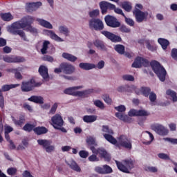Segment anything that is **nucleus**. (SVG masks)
<instances>
[{"label": "nucleus", "mask_w": 177, "mask_h": 177, "mask_svg": "<svg viewBox=\"0 0 177 177\" xmlns=\"http://www.w3.org/2000/svg\"><path fill=\"white\" fill-rule=\"evenodd\" d=\"M147 133H148L150 140L147 142H144L145 145H150L153 140H154V136L150 131H146Z\"/></svg>", "instance_id": "6e6d98bb"}, {"label": "nucleus", "mask_w": 177, "mask_h": 177, "mask_svg": "<svg viewBox=\"0 0 177 177\" xmlns=\"http://www.w3.org/2000/svg\"><path fill=\"white\" fill-rule=\"evenodd\" d=\"M120 30L121 31V32H131V29L126 26H120Z\"/></svg>", "instance_id": "bf43d9fd"}, {"label": "nucleus", "mask_w": 177, "mask_h": 177, "mask_svg": "<svg viewBox=\"0 0 177 177\" xmlns=\"http://www.w3.org/2000/svg\"><path fill=\"white\" fill-rule=\"evenodd\" d=\"M105 23L109 26L112 27L113 28H117V27H120V22L117 21V18L111 16L107 15L104 18Z\"/></svg>", "instance_id": "2eb2a0df"}, {"label": "nucleus", "mask_w": 177, "mask_h": 177, "mask_svg": "<svg viewBox=\"0 0 177 177\" xmlns=\"http://www.w3.org/2000/svg\"><path fill=\"white\" fill-rule=\"evenodd\" d=\"M102 34L106 36V38L110 39L112 42H121V38L120 36H117L109 31L104 30L102 32Z\"/></svg>", "instance_id": "6ab92c4d"}, {"label": "nucleus", "mask_w": 177, "mask_h": 177, "mask_svg": "<svg viewBox=\"0 0 177 177\" xmlns=\"http://www.w3.org/2000/svg\"><path fill=\"white\" fill-rule=\"evenodd\" d=\"M104 168V174H111L113 172V169L109 165H103Z\"/></svg>", "instance_id": "09e8293b"}, {"label": "nucleus", "mask_w": 177, "mask_h": 177, "mask_svg": "<svg viewBox=\"0 0 177 177\" xmlns=\"http://www.w3.org/2000/svg\"><path fill=\"white\" fill-rule=\"evenodd\" d=\"M158 44H160V45H161L162 49H164V50H165V49H167V48H168V46L169 45V41L165 39H162V38H159L158 39Z\"/></svg>", "instance_id": "72a5a7b5"}, {"label": "nucleus", "mask_w": 177, "mask_h": 177, "mask_svg": "<svg viewBox=\"0 0 177 177\" xmlns=\"http://www.w3.org/2000/svg\"><path fill=\"white\" fill-rule=\"evenodd\" d=\"M2 88L0 89V107L3 109L5 107V100L3 99V95L2 94Z\"/></svg>", "instance_id": "de8ad7c7"}, {"label": "nucleus", "mask_w": 177, "mask_h": 177, "mask_svg": "<svg viewBox=\"0 0 177 177\" xmlns=\"http://www.w3.org/2000/svg\"><path fill=\"white\" fill-rule=\"evenodd\" d=\"M78 89H82V86H73L64 90L66 95H72L73 96H85L93 93V89H88L84 91H78Z\"/></svg>", "instance_id": "20e7f679"}, {"label": "nucleus", "mask_w": 177, "mask_h": 177, "mask_svg": "<svg viewBox=\"0 0 177 177\" xmlns=\"http://www.w3.org/2000/svg\"><path fill=\"white\" fill-rule=\"evenodd\" d=\"M62 57L68 60V62H72V63H74L77 59V57L67 53H62Z\"/></svg>", "instance_id": "c756f323"}, {"label": "nucleus", "mask_w": 177, "mask_h": 177, "mask_svg": "<svg viewBox=\"0 0 177 177\" xmlns=\"http://www.w3.org/2000/svg\"><path fill=\"white\" fill-rule=\"evenodd\" d=\"M125 19V21L128 26H130V27H133L135 26V21L132 20L131 18L127 17L125 15L124 16Z\"/></svg>", "instance_id": "49530a36"}, {"label": "nucleus", "mask_w": 177, "mask_h": 177, "mask_svg": "<svg viewBox=\"0 0 177 177\" xmlns=\"http://www.w3.org/2000/svg\"><path fill=\"white\" fill-rule=\"evenodd\" d=\"M88 161H91V162H96L99 161V158L95 154H93L88 157Z\"/></svg>", "instance_id": "5fc2aeb1"}, {"label": "nucleus", "mask_w": 177, "mask_h": 177, "mask_svg": "<svg viewBox=\"0 0 177 177\" xmlns=\"http://www.w3.org/2000/svg\"><path fill=\"white\" fill-rule=\"evenodd\" d=\"M94 45L96 46V48H97V49H100V50H106V46L101 40H95L94 41Z\"/></svg>", "instance_id": "f704fd0d"}, {"label": "nucleus", "mask_w": 177, "mask_h": 177, "mask_svg": "<svg viewBox=\"0 0 177 177\" xmlns=\"http://www.w3.org/2000/svg\"><path fill=\"white\" fill-rule=\"evenodd\" d=\"M93 103H94V105L96 106V107H98L101 110H104V108H105L104 104L102 101L97 100H94Z\"/></svg>", "instance_id": "37998d69"}, {"label": "nucleus", "mask_w": 177, "mask_h": 177, "mask_svg": "<svg viewBox=\"0 0 177 177\" xmlns=\"http://www.w3.org/2000/svg\"><path fill=\"white\" fill-rule=\"evenodd\" d=\"M171 57H173V59L175 60H177V49L174 48L171 50Z\"/></svg>", "instance_id": "774afa93"}, {"label": "nucleus", "mask_w": 177, "mask_h": 177, "mask_svg": "<svg viewBox=\"0 0 177 177\" xmlns=\"http://www.w3.org/2000/svg\"><path fill=\"white\" fill-rule=\"evenodd\" d=\"M88 26L90 28H93L96 30H101L104 28V25L103 24V21L100 19H91L88 21Z\"/></svg>", "instance_id": "6e6552de"}, {"label": "nucleus", "mask_w": 177, "mask_h": 177, "mask_svg": "<svg viewBox=\"0 0 177 177\" xmlns=\"http://www.w3.org/2000/svg\"><path fill=\"white\" fill-rule=\"evenodd\" d=\"M7 172L8 175H15V174L17 172V169L16 168L11 167L7 170Z\"/></svg>", "instance_id": "680f3d73"}, {"label": "nucleus", "mask_w": 177, "mask_h": 177, "mask_svg": "<svg viewBox=\"0 0 177 177\" xmlns=\"http://www.w3.org/2000/svg\"><path fill=\"white\" fill-rule=\"evenodd\" d=\"M35 133L37 135H44L48 132V129L44 127H36L33 129Z\"/></svg>", "instance_id": "2f4dec72"}, {"label": "nucleus", "mask_w": 177, "mask_h": 177, "mask_svg": "<svg viewBox=\"0 0 177 177\" xmlns=\"http://www.w3.org/2000/svg\"><path fill=\"white\" fill-rule=\"evenodd\" d=\"M36 21H37L40 26L44 27L45 28H48L49 30H52V28H53V26H52L51 24L46 20L37 18Z\"/></svg>", "instance_id": "b1692460"}, {"label": "nucleus", "mask_w": 177, "mask_h": 177, "mask_svg": "<svg viewBox=\"0 0 177 177\" xmlns=\"http://www.w3.org/2000/svg\"><path fill=\"white\" fill-rule=\"evenodd\" d=\"M151 67H152L154 73L158 75L160 81L164 82L165 81V77L167 76V71L164 67L161 66L160 63L157 61H153L151 62Z\"/></svg>", "instance_id": "7ed1b4c3"}, {"label": "nucleus", "mask_w": 177, "mask_h": 177, "mask_svg": "<svg viewBox=\"0 0 177 177\" xmlns=\"http://www.w3.org/2000/svg\"><path fill=\"white\" fill-rule=\"evenodd\" d=\"M104 61L101 60L97 64V65H95V68H97L98 70H102V68H104Z\"/></svg>", "instance_id": "13d9d810"}, {"label": "nucleus", "mask_w": 177, "mask_h": 177, "mask_svg": "<svg viewBox=\"0 0 177 177\" xmlns=\"http://www.w3.org/2000/svg\"><path fill=\"white\" fill-rule=\"evenodd\" d=\"M150 88L149 87H141L140 89L136 90L137 95H144V96H149L150 95Z\"/></svg>", "instance_id": "393cba45"}, {"label": "nucleus", "mask_w": 177, "mask_h": 177, "mask_svg": "<svg viewBox=\"0 0 177 177\" xmlns=\"http://www.w3.org/2000/svg\"><path fill=\"white\" fill-rule=\"evenodd\" d=\"M3 60L6 63H23V62H24V58L13 55H6L3 57Z\"/></svg>", "instance_id": "a211bd4d"}, {"label": "nucleus", "mask_w": 177, "mask_h": 177, "mask_svg": "<svg viewBox=\"0 0 177 177\" xmlns=\"http://www.w3.org/2000/svg\"><path fill=\"white\" fill-rule=\"evenodd\" d=\"M103 100L107 103V104H111V98H110V96L109 95H102Z\"/></svg>", "instance_id": "603ef678"}, {"label": "nucleus", "mask_w": 177, "mask_h": 177, "mask_svg": "<svg viewBox=\"0 0 177 177\" xmlns=\"http://www.w3.org/2000/svg\"><path fill=\"white\" fill-rule=\"evenodd\" d=\"M96 120H97V116L96 115H84L83 117V121L87 124L95 122Z\"/></svg>", "instance_id": "c85d7f7f"}, {"label": "nucleus", "mask_w": 177, "mask_h": 177, "mask_svg": "<svg viewBox=\"0 0 177 177\" xmlns=\"http://www.w3.org/2000/svg\"><path fill=\"white\" fill-rule=\"evenodd\" d=\"M66 164L68 165L71 169L75 171L76 172H81V167L78 166V164L74 161V160L71 159L69 160H66Z\"/></svg>", "instance_id": "aec40b11"}, {"label": "nucleus", "mask_w": 177, "mask_h": 177, "mask_svg": "<svg viewBox=\"0 0 177 177\" xmlns=\"http://www.w3.org/2000/svg\"><path fill=\"white\" fill-rule=\"evenodd\" d=\"M115 50L120 53V55H124V52H125V47L121 44H118L115 46Z\"/></svg>", "instance_id": "58836bf2"}, {"label": "nucleus", "mask_w": 177, "mask_h": 177, "mask_svg": "<svg viewBox=\"0 0 177 177\" xmlns=\"http://www.w3.org/2000/svg\"><path fill=\"white\" fill-rule=\"evenodd\" d=\"M17 86H20V84H6L1 86V91L3 92H8V91H10V89H13V88H17Z\"/></svg>", "instance_id": "473e14b6"}, {"label": "nucleus", "mask_w": 177, "mask_h": 177, "mask_svg": "<svg viewBox=\"0 0 177 177\" xmlns=\"http://www.w3.org/2000/svg\"><path fill=\"white\" fill-rule=\"evenodd\" d=\"M91 150L93 154H99L100 157H103L104 158H107L108 160H110V156H109V153L107 151L103 148L96 149L95 147H91Z\"/></svg>", "instance_id": "f3484780"}, {"label": "nucleus", "mask_w": 177, "mask_h": 177, "mask_svg": "<svg viewBox=\"0 0 177 177\" xmlns=\"http://www.w3.org/2000/svg\"><path fill=\"white\" fill-rule=\"evenodd\" d=\"M39 73L44 80H46V78L49 77V75L48 74V68L46 66H40L39 68Z\"/></svg>", "instance_id": "bb28decb"}, {"label": "nucleus", "mask_w": 177, "mask_h": 177, "mask_svg": "<svg viewBox=\"0 0 177 177\" xmlns=\"http://www.w3.org/2000/svg\"><path fill=\"white\" fill-rule=\"evenodd\" d=\"M29 102H33L34 103H39V104H42L44 103V97L41 96L32 95L28 99Z\"/></svg>", "instance_id": "a878e982"}, {"label": "nucleus", "mask_w": 177, "mask_h": 177, "mask_svg": "<svg viewBox=\"0 0 177 177\" xmlns=\"http://www.w3.org/2000/svg\"><path fill=\"white\" fill-rule=\"evenodd\" d=\"M115 109L117 110V111H119L115 113V117H117V118H119V120H121L122 121H124V122H128V115L121 113H124V111L127 110L125 106L120 105L119 106H115Z\"/></svg>", "instance_id": "9d476101"}, {"label": "nucleus", "mask_w": 177, "mask_h": 177, "mask_svg": "<svg viewBox=\"0 0 177 177\" xmlns=\"http://www.w3.org/2000/svg\"><path fill=\"white\" fill-rule=\"evenodd\" d=\"M100 8L102 10V15H106L108 9H109V10H115V5L103 1L100 3Z\"/></svg>", "instance_id": "dca6fc26"}, {"label": "nucleus", "mask_w": 177, "mask_h": 177, "mask_svg": "<svg viewBox=\"0 0 177 177\" xmlns=\"http://www.w3.org/2000/svg\"><path fill=\"white\" fill-rule=\"evenodd\" d=\"M133 13L136 17V20L137 23H143V21H146L149 16V12H142L140 10H138V9L134 10Z\"/></svg>", "instance_id": "0eeeda50"}, {"label": "nucleus", "mask_w": 177, "mask_h": 177, "mask_svg": "<svg viewBox=\"0 0 177 177\" xmlns=\"http://www.w3.org/2000/svg\"><path fill=\"white\" fill-rule=\"evenodd\" d=\"M143 66L147 67L149 66V61L140 57H138L132 64V67L134 68H140Z\"/></svg>", "instance_id": "4468645a"}, {"label": "nucleus", "mask_w": 177, "mask_h": 177, "mask_svg": "<svg viewBox=\"0 0 177 177\" xmlns=\"http://www.w3.org/2000/svg\"><path fill=\"white\" fill-rule=\"evenodd\" d=\"M119 170L124 174H129L133 168V161L131 159L124 160L122 162L115 161Z\"/></svg>", "instance_id": "39448f33"}, {"label": "nucleus", "mask_w": 177, "mask_h": 177, "mask_svg": "<svg viewBox=\"0 0 177 177\" xmlns=\"http://www.w3.org/2000/svg\"><path fill=\"white\" fill-rule=\"evenodd\" d=\"M0 17L3 21H10L13 20V15L10 12L1 13Z\"/></svg>", "instance_id": "cd10ccee"}, {"label": "nucleus", "mask_w": 177, "mask_h": 177, "mask_svg": "<svg viewBox=\"0 0 177 177\" xmlns=\"http://www.w3.org/2000/svg\"><path fill=\"white\" fill-rule=\"evenodd\" d=\"M100 15V11L99 10H93L88 12V16L91 17L92 19H95V17H97Z\"/></svg>", "instance_id": "79ce46f5"}, {"label": "nucleus", "mask_w": 177, "mask_h": 177, "mask_svg": "<svg viewBox=\"0 0 177 177\" xmlns=\"http://www.w3.org/2000/svg\"><path fill=\"white\" fill-rule=\"evenodd\" d=\"M102 132H104L105 133L103 134V136L104 135H114V131H113V129L109 128V126H102Z\"/></svg>", "instance_id": "e433bc0d"}, {"label": "nucleus", "mask_w": 177, "mask_h": 177, "mask_svg": "<svg viewBox=\"0 0 177 177\" xmlns=\"http://www.w3.org/2000/svg\"><path fill=\"white\" fill-rule=\"evenodd\" d=\"M122 8L126 10V12H129L132 10V5L129 2H124L122 4Z\"/></svg>", "instance_id": "c03bdc74"}, {"label": "nucleus", "mask_w": 177, "mask_h": 177, "mask_svg": "<svg viewBox=\"0 0 177 177\" xmlns=\"http://www.w3.org/2000/svg\"><path fill=\"white\" fill-rule=\"evenodd\" d=\"M137 115L146 116V115H148V113H147V111L145 110H140V111H138Z\"/></svg>", "instance_id": "338daca9"}, {"label": "nucleus", "mask_w": 177, "mask_h": 177, "mask_svg": "<svg viewBox=\"0 0 177 177\" xmlns=\"http://www.w3.org/2000/svg\"><path fill=\"white\" fill-rule=\"evenodd\" d=\"M129 117H135V115H138V111L135 109H131L129 112Z\"/></svg>", "instance_id": "69168bd1"}, {"label": "nucleus", "mask_w": 177, "mask_h": 177, "mask_svg": "<svg viewBox=\"0 0 177 177\" xmlns=\"http://www.w3.org/2000/svg\"><path fill=\"white\" fill-rule=\"evenodd\" d=\"M104 138L106 139V140L109 142V143L114 145L119 149L123 147L127 150L132 149V140H131V138H128V136L125 135H120L117 138V139H115L111 135L104 134Z\"/></svg>", "instance_id": "f03ea898"}, {"label": "nucleus", "mask_w": 177, "mask_h": 177, "mask_svg": "<svg viewBox=\"0 0 177 177\" xmlns=\"http://www.w3.org/2000/svg\"><path fill=\"white\" fill-rule=\"evenodd\" d=\"M79 67L82 68V70L88 71L89 70H93V68H96V65H95V64L82 62L79 64Z\"/></svg>", "instance_id": "5701e85b"}, {"label": "nucleus", "mask_w": 177, "mask_h": 177, "mask_svg": "<svg viewBox=\"0 0 177 177\" xmlns=\"http://www.w3.org/2000/svg\"><path fill=\"white\" fill-rule=\"evenodd\" d=\"M59 32L60 34H63L65 37H68V34H70V30H68V28L64 26H60L58 28Z\"/></svg>", "instance_id": "c9c22d12"}, {"label": "nucleus", "mask_w": 177, "mask_h": 177, "mask_svg": "<svg viewBox=\"0 0 177 177\" xmlns=\"http://www.w3.org/2000/svg\"><path fill=\"white\" fill-rule=\"evenodd\" d=\"M35 21V18L33 17H24L20 21L13 23L11 26V28L15 32V34L19 35V37H21L24 41H27L26 39V34L23 30H20V28H22V30H24L25 31H30V32H33V34L37 33V29L35 28H32L31 26V24H32Z\"/></svg>", "instance_id": "f257e3e1"}, {"label": "nucleus", "mask_w": 177, "mask_h": 177, "mask_svg": "<svg viewBox=\"0 0 177 177\" xmlns=\"http://www.w3.org/2000/svg\"><path fill=\"white\" fill-rule=\"evenodd\" d=\"M46 35L51 38V39H54L57 42H63L64 40L62 39V37L57 36L53 30H46Z\"/></svg>", "instance_id": "4be33fe9"}, {"label": "nucleus", "mask_w": 177, "mask_h": 177, "mask_svg": "<svg viewBox=\"0 0 177 177\" xmlns=\"http://www.w3.org/2000/svg\"><path fill=\"white\" fill-rule=\"evenodd\" d=\"M61 68L64 74H67L68 75L75 73V66L71 64L68 63H62L61 64Z\"/></svg>", "instance_id": "ddd939ff"}, {"label": "nucleus", "mask_w": 177, "mask_h": 177, "mask_svg": "<svg viewBox=\"0 0 177 177\" xmlns=\"http://www.w3.org/2000/svg\"><path fill=\"white\" fill-rule=\"evenodd\" d=\"M37 143L43 147L46 153H53L55 151V146L52 145V141L49 140H37Z\"/></svg>", "instance_id": "423d86ee"}, {"label": "nucleus", "mask_w": 177, "mask_h": 177, "mask_svg": "<svg viewBox=\"0 0 177 177\" xmlns=\"http://www.w3.org/2000/svg\"><path fill=\"white\" fill-rule=\"evenodd\" d=\"M24 131H26V132H31L34 129V124H26L24 127H23Z\"/></svg>", "instance_id": "a18cd8bd"}, {"label": "nucleus", "mask_w": 177, "mask_h": 177, "mask_svg": "<svg viewBox=\"0 0 177 177\" xmlns=\"http://www.w3.org/2000/svg\"><path fill=\"white\" fill-rule=\"evenodd\" d=\"M122 79L124 81H133L135 80L133 76H132L131 75H124L122 76Z\"/></svg>", "instance_id": "4d7b16f0"}, {"label": "nucleus", "mask_w": 177, "mask_h": 177, "mask_svg": "<svg viewBox=\"0 0 177 177\" xmlns=\"http://www.w3.org/2000/svg\"><path fill=\"white\" fill-rule=\"evenodd\" d=\"M50 44V42H49V41H44L43 47L41 49V52L42 55H46V53H47L46 50H48V46Z\"/></svg>", "instance_id": "a19ab883"}, {"label": "nucleus", "mask_w": 177, "mask_h": 177, "mask_svg": "<svg viewBox=\"0 0 177 177\" xmlns=\"http://www.w3.org/2000/svg\"><path fill=\"white\" fill-rule=\"evenodd\" d=\"M39 6H42V3H28L26 4V9L28 10V12H34V10H37Z\"/></svg>", "instance_id": "412c9836"}, {"label": "nucleus", "mask_w": 177, "mask_h": 177, "mask_svg": "<svg viewBox=\"0 0 177 177\" xmlns=\"http://www.w3.org/2000/svg\"><path fill=\"white\" fill-rule=\"evenodd\" d=\"M149 100L150 102L153 103H154V102H156V100H157V95H156V93L151 92L149 93Z\"/></svg>", "instance_id": "8fccbe9b"}, {"label": "nucleus", "mask_w": 177, "mask_h": 177, "mask_svg": "<svg viewBox=\"0 0 177 177\" xmlns=\"http://www.w3.org/2000/svg\"><path fill=\"white\" fill-rule=\"evenodd\" d=\"M13 122L15 124V125H18L19 127H21L23 124H24L26 119H24V117L20 118L19 120L17 121L16 119H15V117H11Z\"/></svg>", "instance_id": "4c0bfd02"}, {"label": "nucleus", "mask_w": 177, "mask_h": 177, "mask_svg": "<svg viewBox=\"0 0 177 177\" xmlns=\"http://www.w3.org/2000/svg\"><path fill=\"white\" fill-rule=\"evenodd\" d=\"M34 86H38V84L35 83V80H34V79H32L28 82L22 83L21 91L23 92H30V91H32Z\"/></svg>", "instance_id": "f8f14e48"}, {"label": "nucleus", "mask_w": 177, "mask_h": 177, "mask_svg": "<svg viewBox=\"0 0 177 177\" xmlns=\"http://www.w3.org/2000/svg\"><path fill=\"white\" fill-rule=\"evenodd\" d=\"M164 140H165L166 142H170V143H172L173 145H177V139L176 138H164Z\"/></svg>", "instance_id": "052dcab7"}, {"label": "nucleus", "mask_w": 177, "mask_h": 177, "mask_svg": "<svg viewBox=\"0 0 177 177\" xmlns=\"http://www.w3.org/2000/svg\"><path fill=\"white\" fill-rule=\"evenodd\" d=\"M146 171H148L149 172H157L158 169L156 167H146Z\"/></svg>", "instance_id": "0e129e2a"}, {"label": "nucleus", "mask_w": 177, "mask_h": 177, "mask_svg": "<svg viewBox=\"0 0 177 177\" xmlns=\"http://www.w3.org/2000/svg\"><path fill=\"white\" fill-rule=\"evenodd\" d=\"M167 95L169 96H171L173 99V102H177V96H176V93L171 89H168L166 91Z\"/></svg>", "instance_id": "ea45409f"}, {"label": "nucleus", "mask_w": 177, "mask_h": 177, "mask_svg": "<svg viewBox=\"0 0 177 177\" xmlns=\"http://www.w3.org/2000/svg\"><path fill=\"white\" fill-rule=\"evenodd\" d=\"M86 142L88 145H94L96 146V140L93 137H88Z\"/></svg>", "instance_id": "3c124183"}, {"label": "nucleus", "mask_w": 177, "mask_h": 177, "mask_svg": "<svg viewBox=\"0 0 177 177\" xmlns=\"http://www.w3.org/2000/svg\"><path fill=\"white\" fill-rule=\"evenodd\" d=\"M146 46L149 50H151V52H154L155 50H157V46L154 44V41H146L145 42Z\"/></svg>", "instance_id": "7c9ffc66"}, {"label": "nucleus", "mask_w": 177, "mask_h": 177, "mask_svg": "<svg viewBox=\"0 0 177 177\" xmlns=\"http://www.w3.org/2000/svg\"><path fill=\"white\" fill-rule=\"evenodd\" d=\"M52 123L51 124L55 129H60L62 126L64 124L63 118L59 114H56L51 118Z\"/></svg>", "instance_id": "9b49d317"}, {"label": "nucleus", "mask_w": 177, "mask_h": 177, "mask_svg": "<svg viewBox=\"0 0 177 177\" xmlns=\"http://www.w3.org/2000/svg\"><path fill=\"white\" fill-rule=\"evenodd\" d=\"M151 130L154 131L158 135H161L162 136H164L165 135H168V129L165 128L162 124H154L151 126Z\"/></svg>", "instance_id": "1a4fd4ad"}, {"label": "nucleus", "mask_w": 177, "mask_h": 177, "mask_svg": "<svg viewBox=\"0 0 177 177\" xmlns=\"http://www.w3.org/2000/svg\"><path fill=\"white\" fill-rule=\"evenodd\" d=\"M79 155L82 158H86L88 156H89V152L84 150H82L79 152Z\"/></svg>", "instance_id": "864d4df0"}, {"label": "nucleus", "mask_w": 177, "mask_h": 177, "mask_svg": "<svg viewBox=\"0 0 177 177\" xmlns=\"http://www.w3.org/2000/svg\"><path fill=\"white\" fill-rule=\"evenodd\" d=\"M158 156L162 160H170L169 156L167 153H159Z\"/></svg>", "instance_id": "e2e57ef3"}]
</instances>
